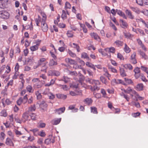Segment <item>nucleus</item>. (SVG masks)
<instances>
[{
    "instance_id": "nucleus-63",
    "label": "nucleus",
    "mask_w": 148,
    "mask_h": 148,
    "mask_svg": "<svg viewBox=\"0 0 148 148\" xmlns=\"http://www.w3.org/2000/svg\"><path fill=\"white\" fill-rule=\"evenodd\" d=\"M33 100V98L32 97H31L29 99H27V101L28 104H31L32 103Z\"/></svg>"
},
{
    "instance_id": "nucleus-36",
    "label": "nucleus",
    "mask_w": 148,
    "mask_h": 148,
    "mask_svg": "<svg viewBox=\"0 0 148 148\" xmlns=\"http://www.w3.org/2000/svg\"><path fill=\"white\" fill-rule=\"evenodd\" d=\"M61 18L63 19H64L66 18V13L64 10H62V14L61 15Z\"/></svg>"
},
{
    "instance_id": "nucleus-42",
    "label": "nucleus",
    "mask_w": 148,
    "mask_h": 148,
    "mask_svg": "<svg viewBox=\"0 0 148 148\" xmlns=\"http://www.w3.org/2000/svg\"><path fill=\"white\" fill-rule=\"evenodd\" d=\"M71 8V5L70 3L68 2H66L65 3V9H70Z\"/></svg>"
},
{
    "instance_id": "nucleus-34",
    "label": "nucleus",
    "mask_w": 148,
    "mask_h": 148,
    "mask_svg": "<svg viewBox=\"0 0 148 148\" xmlns=\"http://www.w3.org/2000/svg\"><path fill=\"white\" fill-rule=\"evenodd\" d=\"M82 58H86L88 59H89V57L88 56L87 53L85 52H83L81 54Z\"/></svg>"
},
{
    "instance_id": "nucleus-48",
    "label": "nucleus",
    "mask_w": 148,
    "mask_h": 148,
    "mask_svg": "<svg viewBox=\"0 0 148 148\" xmlns=\"http://www.w3.org/2000/svg\"><path fill=\"white\" fill-rule=\"evenodd\" d=\"M32 87L30 85H28L26 87V89L27 91L29 92H32Z\"/></svg>"
},
{
    "instance_id": "nucleus-15",
    "label": "nucleus",
    "mask_w": 148,
    "mask_h": 148,
    "mask_svg": "<svg viewBox=\"0 0 148 148\" xmlns=\"http://www.w3.org/2000/svg\"><path fill=\"white\" fill-rule=\"evenodd\" d=\"M78 93L77 92L75 93V92L73 91H71L70 92V94L72 96H75L77 95H82V91L81 90H79V91L78 92Z\"/></svg>"
},
{
    "instance_id": "nucleus-10",
    "label": "nucleus",
    "mask_w": 148,
    "mask_h": 148,
    "mask_svg": "<svg viewBox=\"0 0 148 148\" xmlns=\"http://www.w3.org/2000/svg\"><path fill=\"white\" fill-rule=\"evenodd\" d=\"M104 50L107 52H110L114 53L115 52L114 48L111 47L110 48H107L104 49Z\"/></svg>"
},
{
    "instance_id": "nucleus-46",
    "label": "nucleus",
    "mask_w": 148,
    "mask_h": 148,
    "mask_svg": "<svg viewBox=\"0 0 148 148\" xmlns=\"http://www.w3.org/2000/svg\"><path fill=\"white\" fill-rule=\"evenodd\" d=\"M62 80L65 83H67L70 80V79L67 77L64 76L63 77Z\"/></svg>"
},
{
    "instance_id": "nucleus-47",
    "label": "nucleus",
    "mask_w": 148,
    "mask_h": 148,
    "mask_svg": "<svg viewBox=\"0 0 148 148\" xmlns=\"http://www.w3.org/2000/svg\"><path fill=\"white\" fill-rule=\"evenodd\" d=\"M23 99L22 97H20L17 101V104L20 105L22 103H23Z\"/></svg>"
},
{
    "instance_id": "nucleus-25",
    "label": "nucleus",
    "mask_w": 148,
    "mask_h": 148,
    "mask_svg": "<svg viewBox=\"0 0 148 148\" xmlns=\"http://www.w3.org/2000/svg\"><path fill=\"white\" fill-rule=\"evenodd\" d=\"M40 14L42 16V18L41 19V21H46L47 20V16L43 12H41Z\"/></svg>"
},
{
    "instance_id": "nucleus-37",
    "label": "nucleus",
    "mask_w": 148,
    "mask_h": 148,
    "mask_svg": "<svg viewBox=\"0 0 148 148\" xmlns=\"http://www.w3.org/2000/svg\"><path fill=\"white\" fill-rule=\"evenodd\" d=\"M73 45L74 46L73 48H75L77 51L78 52H80V49L79 46L77 44L75 43H73Z\"/></svg>"
},
{
    "instance_id": "nucleus-8",
    "label": "nucleus",
    "mask_w": 148,
    "mask_h": 148,
    "mask_svg": "<svg viewBox=\"0 0 148 148\" xmlns=\"http://www.w3.org/2000/svg\"><path fill=\"white\" fill-rule=\"evenodd\" d=\"M8 0H0V8H3L5 7Z\"/></svg>"
},
{
    "instance_id": "nucleus-55",
    "label": "nucleus",
    "mask_w": 148,
    "mask_h": 148,
    "mask_svg": "<svg viewBox=\"0 0 148 148\" xmlns=\"http://www.w3.org/2000/svg\"><path fill=\"white\" fill-rule=\"evenodd\" d=\"M5 136V134L3 132H1L0 134V139L1 140H3Z\"/></svg>"
},
{
    "instance_id": "nucleus-7",
    "label": "nucleus",
    "mask_w": 148,
    "mask_h": 148,
    "mask_svg": "<svg viewBox=\"0 0 148 148\" xmlns=\"http://www.w3.org/2000/svg\"><path fill=\"white\" fill-rule=\"evenodd\" d=\"M90 36L92 38H94L95 39L99 41L101 40L99 36L97 34L95 33H91L90 34Z\"/></svg>"
},
{
    "instance_id": "nucleus-2",
    "label": "nucleus",
    "mask_w": 148,
    "mask_h": 148,
    "mask_svg": "<svg viewBox=\"0 0 148 148\" xmlns=\"http://www.w3.org/2000/svg\"><path fill=\"white\" fill-rule=\"evenodd\" d=\"M9 16L10 14L8 12L4 10L0 11V17L1 18L7 19Z\"/></svg>"
},
{
    "instance_id": "nucleus-24",
    "label": "nucleus",
    "mask_w": 148,
    "mask_h": 148,
    "mask_svg": "<svg viewBox=\"0 0 148 148\" xmlns=\"http://www.w3.org/2000/svg\"><path fill=\"white\" fill-rule=\"evenodd\" d=\"M46 60V59L44 58H40L38 61V63L39 65H41L43 63L45 62Z\"/></svg>"
},
{
    "instance_id": "nucleus-52",
    "label": "nucleus",
    "mask_w": 148,
    "mask_h": 148,
    "mask_svg": "<svg viewBox=\"0 0 148 148\" xmlns=\"http://www.w3.org/2000/svg\"><path fill=\"white\" fill-rule=\"evenodd\" d=\"M117 57L120 60H123L124 58L123 56L120 53H118L117 55Z\"/></svg>"
},
{
    "instance_id": "nucleus-43",
    "label": "nucleus",
    "mask_w": 148,
    "mask_h": 148,
    "mask_svg": "<svg viewBox=\"0 0 148 148\" xmlns=\"http://www.w3.org/2000/svg\"><path fill=\"white\" fill-rule=\"evenodd\" d=\"M116 45L118 46H122L123 45V42L119 40H116L114 42Z\"/></svg>"
},
{
    "instance_id": "nucleus-45",
    "label": "nucleus",
    "mask_w": 148,
    "mask_h": 148,
    "mask_svg": "<svg viewBox=\"0 0 148 148\" xmlns=\"http://www.w3.org/2000/svg\"><path fill=\"white\" fill-rule=\"evenodd\" d=\"M15 120L16 123H21L22 122H23V120L22 119V120H20L19 118L18 117H15Z\"/></svg>"
},
{
    "instance_id": "nucleus-33",
    "label": "nucleus",
    "mask_w": 148,
    "mask_h": 148,
    "mask_svg": "<svg viewBox=\"0 0 148 148\" xmlns=\"http://www.w3.org/2000/svg\"><path fill=\"white\" fill-rule=\"evenodd\" d=\"M35 88H41L42 86V85L39 82L38 83H36L34 85Z\"/></svg>"
},
{
    "instance_id": "nucleus-29",
    "label": "nucleus",
    "mask_w": 148,
    "mask_h": 148,
    "mask_svg": "<svg viewBox=\"0 0 148 148\" xmlns=\"http://www.w3.org/2000/svg\"><path fill=\"white\" fill-rule=\"evenodd\" d=\"M57 63L53 59H51L50 60L49 65L50 66H53L57 65Z\"/></svg>"
},
{
    "instance_id": "nucleus-16",
    "label": "nucleus",
    "mask_w": 148,
    "mask_h": 148,
    "mask_svg": "<svg viewBox=\"0 0 148 148\" xmlns=\"http://www.w3.org/2000/svg\"><path fill=\"white\" fill-rule=\"evenodd\" d=\"M5 144L7 145L10 146H13L14 145V144L11 139L8 138H7L6 139Z\"/></svg>"
},
{
    "instance_id": "nucleus-32",
    "label": "nucleus",
    "mask_w": 148,
    "mask_h": 148,
    "mask_svg": "<svg viewBox=\"0 0 148 148\" xmlns=\"http://www.w3.org/2000/svg\"><path fill=\"white\" fill-rule=\"evenodd\" d=\"M130 8L136 13H139L140 12L139 10L137 8H134L132 7H130Z\"/></svg>"
},
{
    "instance_id": "nucleus-54",
    "label": "nucleus",
    "mask_w": 148,
    "mask_h": 148,
    "mask_svg": "<svg viewBox=\"0 0 148 148\" xmlns=\"http://www.w3.org/2000/svg\"><path fill=\"white\" fill-rule=\"evenodd\" d=\"M125 82L128 84H131L133 83V82L131 79L125 78Z\"/></svg>"
},
{
    "instance_id": "nucleus-5",
    "label": "nucleus",
    "mask_w": 148,
    "mask_h": 148,
    "mask_svg": "<svg viewBox=\"0 0 148 148\" xmlns=\"http://www.w3.org/2000/svg\"><path fill=\"white\" fill-rule=\"evenodd\" d=\"M92 101H93L91 98H89L85 99L83 101V102L85 104L88 105H91L92 103Z\"/></svg>"
},
{
    "instance_id": "nucleus-13",
    "label": "nucleus",
    "mask_w": 148,
    "mask_h": 148,
    "mask_svg": "<svg viewBox=\"0 0 148 148\" xmlns=\"http://www.w3.org/2000/svg\"><path fill=\"white\" fill-rule=\"evenodd\" d=\"M143 84L140 83L137 85L135 88L137 90L140 91L143 90Z\"/></svg>"
},
{
    "instance_id": "nucleus-21",
    "label": "nucleus",
    "mask_w": 148,
    "mask_h": 148,
    "mask_svg": "<svg viewBox=\"0 0 148 148\" xmlns=\"http://www.w3.org/2000/svg\"><path fill=\"white\" fill-rule=\"evenodd\" d=\"M112 83H114L116 84H122L124 85H125V84H124V82L123 81H122L121 79H117L116 80V79H113L112 80Z\"/></svg>"
},
{
    "instance_id": "nucleus-53",
    "label": "nucleus",
    "mask_w": 148,
    "mask_h": 148,
    "mask_svg": "<svg viewBox=\"0 0 148 148\" xmlns=\"http://www.w3.org/2000/svg\"><path fill=\"white\" fill-rule=\"evenodd\" d=\"M45 132L43 130L41 131L40 132H38V135L41 137H44L45 136Z\"/></svg>"
},
{
    "instance_id": "nucleus-3",
    "label": "nucleus",
    "mask_w": 148,
    "mask_h": 148,
    "mask_svg": "<svg viewBox=\"0 0 148 148\" xmlns=\"http://www.w3.org/2000/svg\"><path fill=\"white\" fill-rule=\"evenodd\" d=\"M29 112L28 111H26L24 112L22 115V119L23 122H25V121L28 120L29 118Z\"/></svg>"
},
{
    "instance_id": "nucleus-57",
    "label": "nucleus",
    "mask_w": 148,
    "mask_h": 148,
    "mask_svg": "<svg viewBox=\"0 0 148 148\" xmlns=\"http://www.w3.org/2000/svg\"><path fill=\"white\" fill-rule=\"evenodd\" d=\"M48 95L49 99H53L55 98L54 95L51 92H50Z\"/></svg>"
},
{
    "instance_id": "nucleus-59",
    "label": "nucleus",
    "mask_w": 148,
    "mask_h": 148,
    "mask_svg": "<svg viewBox=\"0 0 148 148\" xmlns=\"http://www.w3.org/2000/svg\"><path fill=\"white\" fill-rule=\"evenodd\" d=\"M27 95H25L23 97V103L24 104H25L26 103L27 101Z\"/></svg>"
},
{
    "instance_id": "nucleus-60",
    "label": "nucleus",
    "mask_w": 148,
    "mask_h": 148,
    "mask_svg": "<svg viewBox=\"0 0 148 148\" xmlns=\"http://www.w3.org/2000/svg\"><path fill=\"white\" fill-rule=\"evenodd\" d=\"M134 71L135 73H140V70L138 67L136 68L134 70Z\"/></svg>"
},
{
    "instance_id": "nucleus-9",
    "label": "nucleus",
    "mask_w": 148,
    "mask_h": 148,
    "mask_svg": "<svg viewBox=\"0 0 148 148\" xmlns=\"http://www.w3.org/2000/svg\"><path fill=\"white\" fill-rule=\"evenodd\" d=\"M120 21L121 23V27L123 28H126L127 27L128 25L127 23L121 19H120Z\"/></svg>"
},
{
    "instance_id": "nucleus-26",
    "label": "nucleus",
    "mask_w": 148,
    "mask_h": 148,
    "mask_svg": "<svg viewBox=\"0 0 148 148\" xmlns=\"http://www.w3.org/2000/svg\"><path fill=\"white\" fill-rule=\"evenodd\" d=\"M0 115L1 116L6 117L7 116L8 114L7 113L6 111L5 110H2L0 113Z\"/></svg>"
},
{
    "instance_id": "nucleus-51",
    "label": "nucleus",
    "mask_w": 148,
    "mask_h": 148,
    "mask_svg": "<svg viewBox=\"0 0 148 148\" xmlns=\"http://www.w3.org/2000/svg\"><path fill=\"white\" fill-rule=\"evenodd\" d=\"M136 2L140 5L142 6L143 5V0H136Z\"/></svg>"
},
{
    "instance_id": "nucleus-40",
    "label": "nucleus",
    "mask_w": 148,
    "mask_h": 148,
    "mask_svg": "<svg viewBox=\"0 0 148 148\" xmlns=\"http://www.w3.org/2000/svg\"><path fill=\"white\" fill-rule=\"evenodd\" d=\"M49 90H50L49 88H46L45 89L42 94L45 95H48L50 93Z\"/></svg>"
},
{
    "instance_id": "nucleus-6",
    "label": "nucleus",
    "mask_w": 148,
    "mask_h": 148,
    "mask_svg": "<svg viewBox=\"0 0 148 148\" xmlns=\"http://www.w3.org/2000/svg\"><path fill=\"white\" fill-rule=\"evenodd\" d=\"M65 110V108L63 107L62 108L57 109L55 110V112L56 114H60L64 112Z\"/></svg>"
},
{
    "instance_id": "nucleus-22",
    "label": "nucleus",
    "mask_w": 148,
    "mask_h": 148,
    "mask_svg": "<svg viewBox=\"0 0 148 148\" xmlns=\"http://www.w3.org/2000/svg\"><path fill=\"white\" fill-rule=\"evenodd\" d=\"M124 50V51L127 53H129L131 51L130 49L127 45L126 44L125 45Z\"/></svg>"
},
{
    "instance_id": "nucleus-23",
    "label": "nucleus",
    "mask_w": 148,
    "mask_h": 148,
    "mask_svg": "<svg viewBox=\"0 0 148 148\" xmlns=\"http://www.w3.org/2000/svg\"><path fill=\"white\" fill-rule=\"evenodd\" d=\"M38 45L36 44V45L30 47V49L32 51H36L38 49Z\"/></svg>"
},
{
    "instance_id": "nucleus-20",
    "label": "nucleus",
    "mask_w": 148,
    "mask_h": 148,
    "mask_svg": "<svg viewBox=\"0 0 148 148\" xmlns=\"http://www.w3.org/2000/svg\"><path fill=\"white\" fill-rule=\"evenodd\" d=\"M30 131L32 132L34 136H37L38 135V130L37 128L31 129Z\"/></svg>"
},
{
    "instance_id": "nucleus-4",
    "label": "nucleus",
    "mask_w": 148,
    "mask_h": 148,
    "mask_svg": "<svg viewBox=\"0 0 148 148\" xmlns=\"http://www.w3.org/2000/svg\"><path fill=\"white\" fill-rule=\"evenodd\" d=\"M125 13L128 16L129 18L133 19L134 18V16L132 14L131 11L128 9H127L125 10Z\"/></svg>"
},
{
    "instance_id": "nucleus-56",
    "label": "nucleus",
    "mask_w": 148,
    "mask_h": 148,
    "mask_svg": "<svg viewBox=\"0 0 148 148\" xmlns=\"http://www.w3.org/2000/svg\"><path fill=\"white\" fill-rule=\"evenodd\" d=\"M100 80L103 83L106 84H107V82L106 81L105 79L103 76H101L100 77Z\"/></svg>"
},
{
    "instance_id": "nucleus-12",
    "label": "nucleus",
    "mask_w": 148,
    "mask_h": 148,
    "mask_svg": "<svg viewBox=\"0 0 148 148\" xmlns=\"http://www.w3.org/2000/svg\"><path fill=\"white\" fill-rule=\"evenodd\" d=\"M116 12L118 15L122 16L123 18L127 19V17L125 16V14L122 12L121 10H116Z\"/></svg>"
},
{
    "instance_id": "nucleus-64",
    "label": "nucleus",
    "mask_w": 148,
    "mask_h": 148,
    "mask_svg": "<svg viewBox=\"0 0 148 148\" xmlns=\"http://www.w3.org/2000/svg\"><path fill=\"white\" fill-rule=\"evenodd\" d=\"M94 95L95 97L97 99H99L101 98V95L100 93H97L95 94L94 93L93 94Z\"/></svg>"
},
{
    "instance_id": "nucleus-41",
    "label": "nucleus",
    "mask_w": 148,
    "mask_h": 148,
    "mask_svg": "<svg viewBox=\"0 0 148 148\" xmlns=\"http://www.w3.org/2000/svg\"><path fill=\"white\" fill-rule=\"evenodd\" d=\"M38 127L39 128H43L45 127L46 124L43 123L39 122L38 123Z\"/></svg>"
},
{
    "instance_id": "nucleus-1",
    "label": "nucleus",
    "mask_w": 148,
    "mask_h": 148,
    "mask_svg": "<svg viewBox=\"0 0 148 148\" xmlns=\"http://www.w3.org/2000/svg\"><path fill=\"white\" fill-rule=\"evenodd\" d=\"M36 23L37 26H39V23H41V27L43 32H46L48 29V27L46 21H41V18L39 15L38 16L37 18L35 19Z\"/></svg>"
},
{
    "instance_id": "nucleus-14",
    "label": "nucleus",
    "mask_w": 148,
    "mask_h": 148,
    "mask_svg": "<svg viewBox=\"0 0 148 148\" xmlns=\"http://www.w3.org/2000/svg\"><path fill=\"white\" fill-rule=\"evenodd\" d=\"M65 62L67 63H69L70 64H75L76 63L75 61L72 59L69 58H66L65 59Z\"/></svg>"
},
{
    "instance_id": "nucleus-38",
    "label": "nucleus",
    "mask_w": 148,
    "mask_h": 148,
    "mask_svg": "<svg viewBox=\"0 0 148 148\" xmlns=\"http://www.w3.org/2000/svg\"><path fill=\"white\" fill-rule=\"evenodd\" d=\"M120 73L121 75L123 77L126 76V74L123 68H121L120 69Z\"/></svg>"
},
{
    "instance_id": "nucleus-58",
    "label": "nucleus",
    "mask_w": 148,
    "mask_h": 148,
    "mask_svg": "<svg viewBox=\"0 0 148 148\" xmlns=\"http://www.w3.org/2000/svg\"><path fill=\"white\" fill-rule=\"evenodd\" d=\"M109 68L111 71L113 73H116L117 72V70L114 68L112 67V66H110Z\"/></svg>"
},
{
    "instance_id": "nucleus-35",
    "label": "nucleus",
    "mask_w": 148,
    "mask_h": 148,
    "mask_svg": "<svg viewBox=\"0 0 148 148\" xmlns=\"http://www.w3.org/2000/svg\"><path fill=\"white\" fill-rule=\"evenodd\" d=\"M14 131L17 137H19V136L22 135L23 134L20 131H19L16 129H15Z\"/></svg>"
},
{
    "instance_id": "nucleus-50",
    "label": "nucleus",
    "mask_w": 148,
    "mask_h": 148,
    "mask_svg": "<svg viewBox=\"0 0 148 148\" xmlns=\"http://www.w3.org/2000/svg\"><path fill=\"white\" fill-rule=\"evenodd\" d=\"M69 54L72 57H75L76 56V55L75 53H73L71 50H69L68 51Z\"/></svg>"
},
{
    "instance_id": "nucleus-27",
    "label": "nucleus",
    "mask_w": 148,
    "mask_h": 148,
    "mask_svg": "<svg viewBox=\"0 0 148 148\" xmlns=\"http://www.w3.org/2000/svg\"><path fill=\"white\" fill-rule=\"evenodd\" d=\"M123 67L126 69L132 70L133 69V67L132 65L129 64H126L124 65Z\"/></svg>"
},
{
    "instance_id": "nucleus-19",
    "label": "nucleus",
    "mask_w": 148,
    "mask_h": 148,
    "mask_svg": "<svg viewBox=\"0 0 148 148\" xmlns=\"http://www.w3.org/2000/svg\"><path fill=\"white\" fill-rule=\"evenodd\" d=\"M40 90H38L35 91V94L38 99H40L42 98V96L40 92Z\"/></svg>"
},
{
    "instance_id": "nucleus-61",
    "label": "nucleus",
    "mask_w": 148,
    "mask_h": 148,
    "mask_svg": "<svg viewBox=\"0 0 148 148\" xmlns=\"http://www.w3.org/2000/svg\"><path fill=\"white\" fill-rule=\"evenodd\" d=\"M141 79L143 81L145 82H146L147 81V80L145 76L143 74H141Z\"/></svg>"
},
{
    "instance_id": "nucleus-28",
    "label": "nucleus",
    "mask_w": 148,
    "mask_h": 148,
    "mask_svg": "<svg viewBox=\"0 0 148 148\" xmlns=\"http://www.w3.org/2000/svg\"><path fill=\"white\" fill-rule=\"evenodd\" d=\"M55 82V80L52 79L51 80L50 83L45 84V86L46 87L51 86L54 84Z\"/></svg>"
},
{
    "instance_id": "nucleus-17",
    "label": "nucleus",
    "mask_w": 148,
    "mask_h": 148,
    "mask_svg": "<svg viewBox=\"0 0 148 148\" xmlns=\"http://www.w3.org/2000/svg\"><path fill=\"white\" fill-rule=\"evenodd\" d=\"M39 106L40 108H42V109H44L47 107V105L45 101L44 100H42L41 101L40 104Z\"/></svg>"
},
{
    "instance_id": "nucleus-30",
    "label": "nucleus",
    "mask_w": 148,
    "mask_h": 148,
    "mask_svg": "<svg viewBox=\"0 0 148 148\" xmlns=\"http://www.w3.org/2000/svg\"><path fill=\"white\" fill-rule=\"evenodd\" d=\"M36 107L35 105H34L33 106H31L29 108L28 110L27 111L29 112H32L36 110Z\"/></svg>"
},
{
    "instance_id": "nucleus-18",
    "label": "nucleus",
    "mask_w": 148,
    "mask_h": 148,
    "mask_svg": "<svg viewBox=\"0 0 148 148\" xmlns=\"http://www.w3.org/2000/svg\"><path fill=\"white\" fill-rule=\"evenodd\" d=\"M61 119V118H59L53 120L51 121V123L53 125H57L60 122Z\"/></svg>"
},
{
    "instance_id": "nucleus-31",
    "label": "nucleus",
    "mask_w": 148,
    "mask_h": 148,
    "mask_svg": "<svg viewBox=\"0 0 148 148\" xmlns=\"http://www.w3.org/2000/svg\"><path fill=\"white\" fill-rule=\"evenodd\" d=\"M140 54L142 58L145 60H147L148 59V57L144 52L140 51Z\"/></svg>"
},
{
    "instance_id": "nucleus-44",
    "label": "nucleus",
    "mask_w": 148,
    "mask_h": 148,
    "mask_svg": "<svg viewBox=\"0 0 148 148\" xmlns=\"http://www.w3.org/2000/svg\"><path fill=\"white\" fill-rule=\"evenodd\" d=\"M91 112L94 114H97V108L95 107H91Z\"/></svg>"
},
{
    "instance_id": "nucleus-62",
    "label": "nucleus",
    "mask_w": 148,
    "mask_h": 148,
    "mask_svg": "<svg viewBox=\"0 0 148 148\" xmlns=\"http://www.w3.org/2000/svg\"><path fill=\"white\" fill-rule=\"evenodd\" d=\"M31 119L32 120H35L36 118V115L34 113H32L30 115Z\"/></svg>"
},
{
    "instance_id": "nucleus-39",
    "label": "nucleus",
    "mask_w": 148,
    "mask_h": 148,
    "mask_svg": "<svg viewBox=\"0 0 148 148\" xmlns=\"http://www.w3.org/2000/svg\"><path fill=\"white\" fill-rule=\"evenodd\" d=\"M141 69L146 73L148 75V68L146 67L145 66H142L141 67Z\"/></svg>"
},
{
    "instance_id": "nucleus-11",
    "label": "nucleus",
    "mask_w": 148,
    "mask_h": 148,
    "mask_svg": "<svg viewBox=\"0 0 148 148\" xmlns=\"http://www.w3.org/2000/svg\"><path fill=\"white\" fill-rule=\"evenodd\" d=\"M56 97L58 99L64 100L67 98V96L63 94L58 93L56 95Z\"/></svg>"
},
{
    "instance_id": "nucleus-49",
    "label": "nucleus",
    "mask_w": 148,
    "mask_h": 148,
    "mask_svg": "<svg viewBox=\"0 0 148 148\" xmlns=\"http://www.w3.org/2000/svg\"><path fill=\"white\" fill-rule=\"evenodd\" d=\"M66 34L68 37H73V33L71 31H68Z\"/></svg>"
}]
</instances>
